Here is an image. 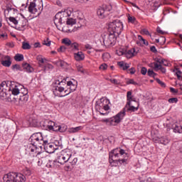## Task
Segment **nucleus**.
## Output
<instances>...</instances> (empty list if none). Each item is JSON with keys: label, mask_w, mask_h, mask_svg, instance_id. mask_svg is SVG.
<instances>
[{"label": "nucleus", "mask_w": 182, "mask_h": 182, "mask_svg": "<svg viewBox=\"0 0 182 182\" xmlns=\"http://www.w3.org/2000/svg\"><path fill=\"white\" fill-rule=\"evenodd\" d=\"M29 140L33 144H36L40 149L43 147L46 153H49L50 154L55 153V151L58 149L55 143H49L48 140H44L41 132L33 134Z\"/></svg>", "instance_id": "obj_1"}, {"label": "nucleus", "mask_w": 182, "mask_h": 182, "mask_svg": "<svg viewBox=\"0 0 182 182\" xmlns=\"http://www.w3.org/2000/svg\"><path fill=\"white\" fill-rule=\"evenodd\" d=\"M127 160H129V154H126L124 149L117 148L109 152V161L114 167H117L119 163V164H127Z\"/></svg>", "instance_id": "obj_2"}, {"label": "nucleus", "mask_w": 182, "mask_h": 182, "mask_svg": "<svg viewBox=\"0 0 182 182\" xmlns=\"http://www.w3.org/2000/svg\"><path fill=\"white\" fill-rule=\"evenodd\" d=\"M28 150L31 154H33L35 153L36 155H33L34 159H32V156H30L28 162L29 163H41V161H38V159H46V152L42 151V149H41L36 144H33L31 142V144L29 145Z\"/></svg>", "instance_id": "obj_3"}, {"label": "nucleus", "mask_w": 182, "mask_h": 182, "mask_svg": "<svg viewBox=\"0 0 182 182\" xmlns=\"http://www.w3.org/2000/svg\"><path fill=\"white\" fill-rule=\"evenodd\" d=\"M123 31V23L120 20H114V21L109 23L108 27V32L115 35V36H119L120 33Z\"/></svg>", "instance_id": "obj_4"}, {"label": "nucleus", "mask_w": 182, "mask_h": 182, "mask_svg": "<svg viewBox=\"0 0 182 182\" xmlns=\"http://www.w3.org/2000/svg\"><path fill=\"white\" fill-rule=\"evenodd\" d=\"M124 117V111L119 112L116 116L105 119H101L102 123H106L107 126H117L123 120Z\"/></svg>", "instance_id": "obj_5"}, {"label": "nucleus", "mask_w": 182, "mask_h": 182, "mask_svg": "<svg viewBox=\"0 0 182 182\" xmlns=\"http://www.w3.org/2000/svg\"><path fill=\"white\" fill-rule=\"evenodd\" d=\"M11 82L10 81H3L0 84V99L1 100H5V99H8V92L11 90V87H8V85L11 86Z\"/></svg>", "instance_id": "obj_6"}, {"label": "nucleus", "mask_w": 182, "mask_h": 182, "mask_svg": "<svg viewBox=\"0 0 182 182\" xmlns=\"http://www.w3.org/2000/svg\"><path fill=\"white\" fill-rule=\"evenodd\" d=\"M116 36H117L112 33H109V34L107 36H104L102 37V39L105 46H106L107 48H109V46H113L116 43Z\"/></svg>", "instance_id": "obj_7"}, {"label": "nucleus", "mask_w": 182, "mask_h": 182, "mask_svg": "<svg viewBox=\"0 0 182 182\" xmlns=\"http://www.w3.org/2000/svg\"><path fill=\"white\" fill-rule=\"evenodd\" d=\"M109 103H110V101L109 100H105L103 98L100 99V101L97 102V105L95 106L96 109L98 110H102L103 109L106 112L110 109V107H109Z\"/></svg>", "instance_id": "obj_8"}, {"label": "nucleus", "mask_w": 182, "mask_h": 182, "mask_svg": "<svg viewBox=\"0 0 182 182\" xmlns=\"http://www.w3.org/2000/svg\"><path fill=\"white\" fill-rule=\"evenodd\" d=\"M69 16V14L67 12H63V13H58L55 16V19H54V23L55 26H58V24L60 23V25H62V23H65V19L63 18H68Z\"/></svg>", "instance_id": "obj_9"}, {"label": "nucleus", "mask_w": 182, "mask_h": 182, "mask_svg": "<svg viewBox=\"0 0 182 182\" xmlns=\"http://www.w3.org/2000/svg\"><path fill=\"white\" fill-rule=\"evenodd\" d=\"M139 110V104L136 107H134L132 105V102H127L125 107L121 112H124V116H126V112H130L131 113L133 112H137Z\"/></svg>", "instance_id": "obj_10"}, {"label": "nucleus", "mask_w": 182, "mask_h": 182, "mask_svg": "<svg viewBox=\"0 0 182 182\" xmlns=\"http://www.w3.org/2000/svg\"><path fill=\"white\" fill-rule=\"evenodd\" d=\"M22 90H23L24 92H22V95L20 96L18 100L19 106H23V105H25L29 99V95H28V90L26 88H23Z\"/></svg>", "instance_id": "obj_11"}, {"label": "nucleus", "mask_w": 182, "mask_h": 182, "mask_svg": "<svg viewBox=\"0 0 182 182\" xmlns=\"http://www.w3.org/2000/svg\"><path fill=\"white\" fill-rule=\"evenodd\" d=\"M70 151L64 152L60 156H58V161L60 164H65V163H68L69 161V159H70Z\"/></svg>", "instance_id": "obj_12"}, {"label": "nucleus", "mask_w": 182, "mask_h": 182, "mask_svg": "<svg viewBox=\"0 0 182 182\" xmlns=\"http://www.w3.org/2000/svg\"><path fill=\"white\" fill-rule=\"evenodd\" d=\"M107 14V9L106 6H102L99 7L97 11V15L101 19H103V18L106 16Z\"/></svg>", "instance_id": "obj_13"}, {"label": "nucleus", "mask_w": 182, "mask_h": 182, "mask_svg": "<svg viewBox=\"0 0 182 182\" xmlns=\"http://www.w3.org/2000/svg\"><path fill=\"white\" fill-rule=\"evenodd\" d=\"M4 182H15V172H10L3 177Z\"/></svg>", "instance_id": "obj_14"}, {"label": "nucleus", "mask_w": 182, "mask_h": 182, "mask_svg": "<svg viewBox=\"0 0 182 182\" xmlns=\"http://www.w3.org/2000/svg\"><path fill=\"white\" fill-rule=\"evenodd\" d=\"M2 66L4 68H9L12 65V61H11V57L9 55H5L4 60L1 61Z\"/></svg>", "instance_id": "obj_15"}, {"label": "nucleus", "mask_w": 182, "mask_h": 182, "mask_svg": "<svg viewBox=\"0 0 182 182\" xmlns=\"http://www.w3.org/2000/svg\"><path fill=\"white\" fill-rule=\"evenodd\" d=\"M138 51H136L135 48H132L130 50L124 51V55L127 59H130L133 58L134 56H136L137 55Z\"/></svg>", "instance_id": "obj_16"}, {"label": "nucleus", "mask_w": 182, "mask_h": 182, "mask_svg": "<svg viewBox=\"0 0 182 182\" xmlns=\"http://www.w3.org/2000/svg\"><path fill=\"white\" fill-rule=\"evenodd\" d=\"M149 66L150 68H154L155 70H161L163 73H166V68H163L161 65H159L157 63H151Z\"/></svg>", "instance_id": "obj_17"}, {"label": "nucleus", "mask_w": 182, "mask_h": 182, "mask_svg": "<svg viewBox=\"0 0 182 182\" xmlns=\"http://www.w3.org/2000/svg\"><path fill=\"white\" fill-rule=\"evenodd\" d=\"M28 12H30V14H36L38 12V9H36V0H33L30 2L28 6Z\"/></svg>", "instance_id": "obj_18"}, {"label": "nucleus", "mask_w": 182, "mask_h": 182, "mask_svg": "<svg viewBox=\"0 0 182 182\" xmlns=\"http://www.w3.org/2000/svg\"><path fill=\"white\" fill-rule=\"evenodd\" d=\"M67 86H70L69 92H68L67 94H65L64 95H60V97H63L64 96H68V95H70V93H72V92H75V90H76V85H75L72 81H68L67 82Z\"/></svg>", "instance_id": "obj_19"}, {"label": "nucleus", "mask_w": 182, "mask_h": 182, "mask_svg": "<svg viewBox=\"0 0 182 182\" xmlns=\"http://www.w3.org/2000/svg\"><path fill=\"white\" fill-rule=\"evenodd\" d=\"M172 130H173L174 133H182V124L178 122H175L172 124Z\"/></svg>", "instance_id": "obj_20"}, {"label": "nucleus", "mask_w": 182, "mask_h": 182, "mask_svg": "<svg viewBox=\"0 0 182 182\" xmlns=\"http://www.w3.org/2000/svg\"><path fill=\"white\" fill-rule=\"evenodd\" d=\"M48 166V167H50V168H59L60 167V162H59V159L49 161Z\"/></svg>", "instance_id": "obj_21"}, {"label": "nucleus", "mask_w": 182, "mask_h": 182, "mask_svg": "<svg viewBox=\"0 0 182 182\" xmlns=\"http://www.w3.org/2000/svg\"><path fill=\"white\" fill-rule=\"evenodd\" d=\"M74 58L77 62L85 60V53L82 51H78L77 53H74Z\"/></svg>", "instance_id": "obj_22"}, {"label": "nucleus", "mask_w": 182, "mask_h": 182, "mask_svg": "<svg viewBox=\"0 0 182 182\" xmlns=\"http://www.w3.org/2000/svg\"><path fill=\"white\" fill-rule=\"evenodd\" d=\"M26 181V178L22 173H15L14 182H25Z\"/></svg>", "instance_id": "obj_23"}, {"label": "nucleus", "mask_w": 182, "mask_h": 182, "mask_svg": "<svg viewBox=\"0 0 182 182\" xmlns=\"http://www.w3.org/2000/svg\"><path fill=\"white\" fill-rule=\"evenodd\" d=\"M19 26L18 31H25V28L26 27V25L28 23V20L26 18H23L21 21L18 22Z\"/></svg>", "instance_id": "obj_24"}, {"label": "nucleus", "mask_w": 182, "mask_h": 182, "mask_svg": "<svg viewBox=\"0 0 182 182\" xmlns=\"http://www.w3.org/2000/svg\"><path fill=\"white\" fill-rule=\"evenodd\" d=\"M23 68L26 72H27V73H32L35 70L33 67L31 66V65L28 63L23 64Z\"/></svg>", "instance_id": "obj_25"}, {"label": "nucleus", "mask_w": 182, "mask_h": 182, "mask_svg": "<svg viewBox=\"0 0 182 182\" xmlns=\"http://www.w3.org/2000/svg\"><path fill=\"white\" fill-rule=\"evenodd\" d=\"M11 93L14 96H18V95L21 94V85H15L11 90Z\"/></svg>", "instance_id": "obj_26"}, {"label": "nucleus", "mask_w": 182, "mask_h": 182, "mask_svg": "<svg viewBox=\"0 0 182 182\" xmlns=\"http://www.w3.org/2000/svg\"><path fill=\"white\" fill-rule=\"evenodd\" d=\"M69 163L71 164V166H76V164L77 163V159L75 155H72V153L70 154V159H68Z\"/></svg>", "instance_id": "obj_27"}, {"label": "nucleus", "mask_w": 182, "mask_h": 182, "mask_svg": "<svg viewBox=\"0 0 182 182\" xmlns=\"http://www.w3.org/2000/svg\"><path fill=\"white\" fill-rule=\"evenodd\" d=\"M36 60L38 61V65L41 67L43 63H45V62H46V60H48L43 58V56H42L41 55H39L36 56Z\"/></svg>", "instance_id": "obj_28"}, {"label": "nucleus", "mask_w": 182, "mask_h": 182, "mask_svg": "<svg viewBox=\"0 0 182 182\" xmlns=\"http://www.w3.org/2000/svg\"><path fill=\"white\" fill-rule=\"evenodd\" d=\"M80 130H83V127L79 126V127H76L70 128V129H68V132L69 133H77V132H80Z\"/></svg>", "instance_id": "obj_29"}, {"label": "nucleus", "mask_w": 182, "mask_h": 182, "mask_svg": "<svg viewBox=\"0 0 182 182\" xmlns=\"http://www.w3.org/2000/svg\"><path fill=\"white\" fill-rule=\"evenodd\" d=\"M45 126L46 127L48 130H52L53 126H55V123L53 121H49V120H46L45 121Z\"/></svg>", "instance_id": "obj_30"}, {"label": "nucleus", "mask_w": 182, "mask_h": 182, "mask_svg": "<svg viewBox=\"0 0 182 182\" xmlns=\"http://www.w3.org/2000/svg\"><path fill=\"white\" fill-rule=\"evenodd\" d=\"M128 22L129 23H133L134 25L137 24V20L136 19V17L133 16L128 15Z\"/></svg>", "instance_id": "obj_31"}, {"label": "nucleus", "mask_w": 182, "mask_h": 182, "mask_svg": "<svg viewBox=\"0 0 182 182\" xmlns=\"http://www.w3.org/2000/svg\"><path fill=\"white\" fill-rule=\"evenodd\" d=\"M72 50H73V52H76V50H79V43L74 42L72 43L71 45H70Z\"/></svg>", "instance_id": "obj_32"}, {"label": "nucleus", "mask_w": 182, "mask_h": 182, "mask_svg": "<svg viewBox=\"0 0 182 182\" xmlns=\"http://www.w3.org/2000/svg\"><path fill=\"white\" fill-rule=\"evenodd\" d=\"M62 43L65 45V46H70L72 45V41H70V39L68 38H65L62 40Z\"/></svg>", "instance_id": "obj_33"}, {"label": "nucleus", "mask_w": 182, "mask_h": 182, "mask_svg": "<svg viewBox=\"0 0 182 182\" xmlns=\"http://www.w3.org/2000/svg\"><path fill=\"white\" fill-rule=\"evenodd\" d=\"M66 23L67 25H70L71 26H73V25L76 24V20L73 18H67Z\"/></svg>", "instance_id": "obj_34"}, {"label": "nucleus", "mask_w": 182, "mask_h": 182, "mask_svg": "<svg viewBox=\"0 0 182 182\" xmlns=\"http://www.w3.org/2000/svg\"><path fill=\"white\" fill-rule=\"evenodd\" d=\"M159 141L161 144H164L166 146V144H168V143H170V139L167 137H161Z\"/></svg>", "instance_id": "obj_35"}, {"label": "nucleus", "mask_w": 182, "mask_h": 182, "mask_svg": "<svg viewBox=\"0 0 182 182\" xmlns=\"http://www.w3.org/2000/svg\"><path fill=\"white\" fill-rule=\"evenodd\" d=\"M14 60H16V62H22V60H23V55L16 54L14 56Z\"/></svg>", "instance_id": "obj_36"}, {"label": "nucleus", "mask_w": 182, "mask_h": 182, "mask_svg": "<svg viewBox=\"0 0 182 182\" xmlns=\"http://www.w3.org/2000/svg\"><path fill=\"white\" fill-rule=\"evenodd\" d=\"M76 68H77V72H80V73H85V69H83V65H82V64L77 63Z\"/></svg>", "instance_id": "obj_37"}, {"label": "nucleus", "mask_w": 182, "mask_h": 182, "mask_svg": "<svg viewBox=\"0 0 182 182\" xmlns=\"http://www.w3.org/2000/svg\"><path fill=\"white\" fill-rule=\"evenodd\" d=\"M132 91H128L127 93V102H133V95H132Z\"/></svg>", "instance_id": "obj_38"}, {"label": "nucleus", "mask_w": 182, "mask_h": 182, "mask_svg": "<svg viewBox=\"0 0 182 182\" xmlns=\"http://www.w3.org/2000/svg\"><path fill=\"white\" fill-rule=\"evenodd\" d=\"M139 41L142 42L143 45H145L146 46H149V41H146L141 36H138Z\"/></svg>", "instance_id": "obj_39"}, {"label": "nucleus", "mask_w": 182, "mask_h": 182, "mask_svg": "<svg viewBox=\"0 0 182 182\" xmlns=\"http://www.w3.org/2000/svg\"><path fill=\"white\" fill-rule=\"evenodd\" d=\"M23 173L24 176H31V174H32V172L31 171V169H29V168H25L23 170Z\"/></svg>", "instance_id": "obj_40"}, {"label": "nucleus", "mask_w": 182, "mask_h": 182, "mask_svg": "<svg viewBox=\"0 0 182 182\" xmlns=\"http://www.w3.org/2000/svg\"><path fill=\"white\" fill-rule=\"evenodd\" d=\"M22 49L29 50V49H31V45L28 43L23 42L22 43Z\"/></svg>", "instance_id": "obj_41"}, {"label": "nucleus", "mask_w": 182, "mask_h": 182, "mask_svg": "<svg viewBox=\"0 0 182 182\" xmlns=\"http://www.w3.org/2000/svg\"><path fill=\"white\" fill-rule=\"evenodd\" d=\"M176 70H177V72L176 73V75L178 77V80H181L182 81V76H181V71L178 70V68H176Z\"/></svg>", "instance_id": "obj_42"}, {"label": "nucleus", "mask_w": 182, "mask_h": 182, "mask_svg": "<svg viewBox=\"0 0 182 182\" xmlns=\"http://www.w3.org/2000/svg\"><path fill=\"white\" fill-rule=\"evenodd\" d=\"M57 50L60 53H63V52H66V46H61L59 48L57 49Z\"/></svg>", "instance_id": "obj_43"}, {"label": "nucleus", "mask_w": 182, "mask_h": 182, "mask_svg": "<svg viewBox=\"0 0 182 182\" xmlns=\"http://www.w3.org/2000/svg\"><path fill=\"white\" fill-rule=\"evenodd\" d=\"M68 129V127H62L60 126L58 127V132H60V133H64V132H66V130Z\"/></svg>", "instance_id": "obj_44"}, {"label": "nucleus", "mask_w": 182, "mask_h": 182, "mask_svg": "<svg viewBox=\"0 0 182 182\" xmlns=\"http://www.w3.org/2000/svg\"><path fill=\"white\" fill-rule=\"evenodd\" d=\"M9 19L10 22H12L13 23H14V25H18V20H16V18H15L14 17H9Z\"/></svg>", "instance_id": "obj_45"}, {"label": "nucleus", "mask_w": 182, "mask_h": 182, "mask_svg": "<svg viewBox=\"0 0 182 182\" xmlns=\"http://www.w3.org/2000/svg\"><path fill=\"white\" fill-rule=\"evenodd\" d=\"M99 69L100 70H106V69H107V64L102 63V65H100Z\"/></svg>", "instance_id": "obj_46"}, {"label": "nucleus", "mask_w": 182, "mask_h": 182, "mask_svg": "<svg viewBox=\"0 0 182 182\" xmlns=\"http://www.w3.org/2000/svg\"><path fill=\"white\" fill-rule=\"evenodd\" d=\"M108 58H110V54H109L108 53H105L102 55V59L103 60H105V62L107 60Z\"/></svg>", "instance_id": "obj_47"}, {"label": "nucleus", "mask_w": 182, "mask_h": 182, "mask_svg": "<svg viewBox=\"0 0 182 182\" xmlns=\"http://www.w3.org/2000/svg\"><path fill=\"white\" fill-rule=\"evenodd\" d=\"M141 33L143 35H147L149 36H151V34H150V32H149V30L144 28L141 30Z\"/></svg>", "instance_id": "obj_48"}, {"label": "nucleus", "mask_w": 182, "mask_h": 182, "mask_svg": "<svg viewBox=\"0 0 182 182\" xmlns=\"http://www.w3.org/2000/svg\"><path fill=\"white\" fill-rule=\"evenodd\" d=\"M178 102V99H177V97H173L168 100V103H177Z\"/></svg>", "instance_id": "obj_49"}, {"label": "nucleus", "mask_w": 182, "mask_h": 182, "mask_svg": "<svg viewBox=\"0 0 182 182\" xmlns=\"http://www.w3.org/2000/svg\"><path fill=\"white\" fill-rule=\"evenodd\" d=\"M50 41H49V38H46V40L43 41V45H45L46 46H50Z\"/></svg>", "instance_id": "obj_50"}, {"label": "nucleus", "mask_w": 182, "mask_h": 182, "mask_svg": "<svg viewBox=\"0 0 182 182\" xmlns=\"http://www.w3.org/2000/svg\"><path fill=\"white\" fill-rule=\"evenodd\" d=\"M147 68H146L145 67H142L141 69V75H143L144 76L146 75L147 73Z\"/></svg>", "instance_id": "obj_51"}, {"label": "nucleus", "mask_w": 182, "mask_h": 182, "mask_svg": "<svg viewBox=\"0 0 182 182\" xmlns=\"http://www.w3.org/2000/svg\"><path fill=\"white\" fill-rule=\"evenodd\" d=\"M109 82H111V83H113L114 85H120V81L116 79H110Z\"/></svg>", "instance_id": "obj_52"}, {"label": "nucleus", "mask_w": 182, "mask_h": 182, "mask_svg": "<svg viewBox=\"0 0 182 182\" xmlns=\"http://www.w3.org/2000/svg\"><path fill=\"white\" fill-rule=\"evenodd\" d=\"M127 85H137V82H136L134 81V80L131 79V80H129L127 82Z\"/></svg>", "instance_id": "obj_53"}, {"label": "nucleus", "mask_w": 182, "mask_h": 182, "mask_svg": "<svg viewBox=\"0 0 182 182\" xmlns=\"http://www.w3.org/2000/svg\"><path fill=\"white\" fill-rule=\"evenodd\" d=\"M60 127V125H58L56 124H54V126L53 127V128H51V130H53V132H58V129Z\"/></svg>", "instance_id": "obj_54"}, {"label": "nucleus", "mask_w": 182, "mask_h": 182, "mask_svg": "<svg viewBox=\"0 0 182 182\" xmlns=\"http://www.w3.org/2000/svg\"><path fill=\"white\" fill-rule=\"evenodd\" d=\"M156 82L157 83H159V85H161V86H162V87H166V84H164V82H163L161 80H160V79L156 78Z\"/></svg>", "instance_id": "obj_55"}, {"label": "nucleus", "mask_w": 182, "mask_h": 182, "mask_svg": "<svg viewBox=\"0 0 182 182\" xmlns=\"http://www.w3.org/2000/svg\"><path fill=\"white\" fill-rule=\"evenodd\" d=\"M53 92L54 95H59L58 92H59V86H56L53 89Z\"/></svg>", "instance_id": "obj_56"}, {"label": "nucleus", "mask_w": 182, "mask_h": 182, "mask_svg": "<svg viewBox=\"0 0 182 182\" xmlns=\"http://www.w3.org/2000/svg\"><path fill=\"white\" fill-rule=\"evenodd\" d=\"M156 32L159 33V35H164V33H166L164 31L161 30L160 27L156 28Z\"/></svg>", "instance_id": "obj_57"}, {"label": "nucleus", "mask_w": 182, "mask_h": 182, "mask_svg": "<svg viewBox=\"0 0 182 182\" xmlns=\"http://www.w3.org/2000/svg\"><path fill=\"white\" fill-rule=\"evenodd\" d=\"M128 72H129L131 75H134L136 73V68H131L128 70Z\"/></svg>", "instance_id": "obj_58"}, {"label": "nucleus", "mask_w": 182, "mask_h": 182, "mask_svg": "<svg viewBox=\"0 0 182 182\" xmlns=\"http://www.w3.org/2000/svg\"><path fill=\"white\" fill-rule=\"evenodd\" d=\"M154 60L155 62H154V63H158V65H161V63L163 62V59L160 58H155Z\"/></svg>", "instance_id": "obj_59"}, {"label": "nucleus", "mask_w": 182, "mask_h": 182, "mask_svg": "<svg viewBox=\"0 0 182 182\" xmlns=\"http://www.w3.org/2000/svg\"><path fill=\"white\" fill-rule=\"evenodd\" d=\"M12 69H16V70H21V65H18V64H15L14 65H12Z\"/></svg>", "instance_id": "obj_60"}, {"label": "nucleus", "mask_w": 182, "mask_h": 182, "mask_svg": "<svg viewBox=\"0 0 182 182\" xmlns=\"http://www.w3.org/2000/svg\"><path fill=\"white\" fill-rule=\"evenodd\" d=\"M147 75L151 77V76L154 75V71H153V70L149 69L147 71Z\"/></svg>", "instance_id": "obj_61"}, {"label": "nucleus", "mask_w": 182, "mask_h": 182, "mask_svg": "<svg viewBox=\"0 0 182 182\" xmlns=\"http://www.w3.org/2000/svg\"><path fill=\"white\" fill-rule=\"evenodd\" d=\"M162 63L161 65H163L164 66H168V65H170V63H168V62L166 60L162 59Z\"/></svg>", "instance_id": "obj_62"}, {"label": "nucleus", "mask_w": 182, "mask_h": 182, "mask_svg": "<svg viewBox=\"0 0 182 182\" xmlns=\"http://www.w3.org/2000/svg\"><path fill=\"white\" fill-rule=\"evenodd\" d=\"M130 68V65L128 63L124 64V66L122 68L123 70H127Z\"/></svg>", "instance_id": "obj_63"}, {"label": "nucleus", "mask_w": 182, "mask_h": 182, "mask_svg": "<svg viewBox=\"0 0 182 182\" xmlns=\"http://www.w3.org/2000/svg\"><path fill=\"white\" fill-rule=\"evenodd\" d=\"M150 50H151V52H153L154 53H156V52H157V49L156 48V46H151Z\"/></svg>", "instance_id": "obj_64"}]
</instances>
